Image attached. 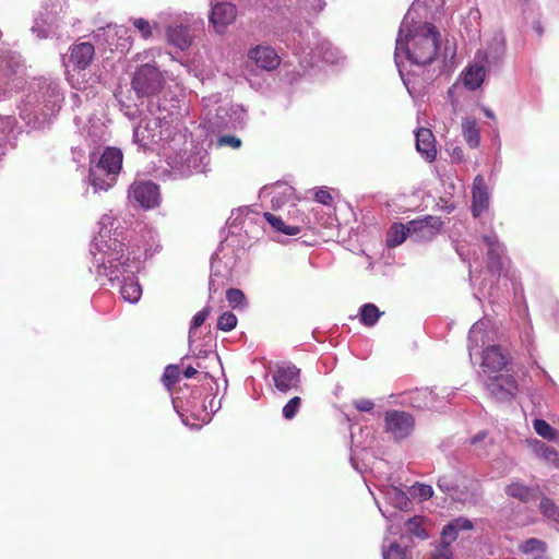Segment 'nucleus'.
<instances>
[{
    "instance_id": "nucleus-9",
    "label": "nucleus",
    "mask_w": 559,
    "mask_h": 559,
    "mask_svg": "<svg viewBox=\"0 0 559 559\" xmlns=\"http://www.w3.org/2000/svg\"><path fill=\"white\" fill-rule=\"evenodd\" d=\"M384 432L394 442L409 438L415 430L414 416L405 411L391 409L384 413Z\"/></svg>"
},
{
    "instance_id": "nucleus-29",
    "label": "nucleus",
    "mask_w": 559,
    "mask_h": 559,
    "mask_svg": "<svg viewBox=\"0 0 559 559\" xmlns=\"http://www.w3.org/2000/svg\"><path fill=\"white\" fill-rule=\"evenodd\" d=\"M228 249L227 245L222 243L219 249L212 255L211 259V270L215 274H221V263H224V267L226 270H230L235 265L234 257H227L226 250Z\"/></svg>"
},
{
    "instance_id": "nucleus-15",
    "label": "nucleus",
    "mask_w": 559,
    "mask_h": 559,
    "mask_svg": "<svg viewBox=\"0 0 559 559\" xmlns=\"http://www.w3.org/2000/svg\"><path fill=\"white\" fill-rule=\"evenodd\" d=\"M210 1L212 5L210 22L213 25L215 33L223 35L227 27L235 22L237 9L230 2H216L213 4L214 0Z\"/></svg>"
},
{
    "instance_id": "nucleus-55",
    "label": "nucleus",
    "mask_w": 559,
    "mask_h": 559,
    "mask_svg": "<svg viewBox=\"0 0 559 559\" xmlns=\"http://www.w3.org/2000/svg\"><path fill=\"white\" fill-rule=\"evenodd\" d=\"M198 369H203V366L201 362H198L197 364V367H192V366H189L186 368L185 372H183V376L186 378H192L193 376L197 374L198 372Z\"/></svg>"
},
{
    "instance_id": "nucleus-54",
    "label": "nucleus",
    "mask_w": 559,
    "mask_h": 559,
    "mask_svg": "<svg viewBox=\"0 0 559 559\" xmlns=\"http://www.w3.org/2000/svg\"><path fill=\"white\" fill-rule=\"evenodd\" d=\"M379 510L382 513V515L384 518H386L388 520H390V522H391L388 525V528H386L388 535H396V534H399L400 531H401L400 525L397 523H395L394 520L391 519V515L386 514V512L383 511L380 507H379Z\"/></svg>"
},
{
    "instance_id": "nucleus-24",
    "label": "nucleus",
    "mask_w": 559,
    "mask_h": 559,
    "mask_svg": "<svg viewBox=\"0 0 559 559\" xmlns=\"http://www.w3.org/2000/svg\"><path fill=\"white\" fill-rule=\"evenodd\" d=\"M486 76L485 64L479 60L469 64L463 72V84L471 91L478 88L484 82Z\"/></svg>"
},
{
    "instance_id": "nucleus-62",
    "label": "nucleus",
    "mask_w": 559,
    "mask_h": 559,
    "mask_svg": "<svg viewBox=\"0 0 559 559\" xmlns=\"http://www.w3.org/2000/svg\"><path fill=\"white\" fill-rule=\"evenodd\" d=\"M211 361L215 362V364H218L219 362V358L218 356L215 354V353H212L210 352L209 355L206 356Z\"/></svg>"
},
{
    "instance_id": "nucleus-58",
    "label": "nucleus",
    "mask_w": 559,
    "mask_h": 559,
    "mask_svg": "<svg viewBox=\"0 0 559 559\" xmlns=\"http://www.w3.org/2000/svg\"><path fill=\"white\" fill-rule=\"evenodd\" d=\"M522 341L524 343H526L527 345H531L533 343V337H532V334L531 332H525L524 335L522 336Z\"/></svg>"
},
{
    "instance_id": "nucleus-47",
    "label": "nucleus",
    "mask_w": 559,
    "mask_h": 559,
    "mask_svg": "<svg viewBox=\"0 0 559 559\" xmlns=\"http://www.w3.org/2000/svg\"><path fill=\"white\" fill-rule=\"evenodd\" d=\"M453 542H447L441 538L440 545L433 550L431 559H452L451 544Z\"/></svg>"
},
{
    "instance_id": "nucleus-36",
    "label": "nucleus",
    "mask_w": 559,
    "mask_h": 559,
    "mask_svg": "<svg viewBox=\"0 0 559 559\" xmlns=\"http://www.w3.org/2000/svg\"><path fill=\"white\" fill-rule=\"evenodd\" d=\"M533 427L539 437L549 441H559V431L551 427L546 420L534 419Z\"/></svg>"
},
{
    "instance_id": "nucleus-32",
    "label": "nucleus",
    "mask_w": 559,
    "mask_h": 559,
    "mask_svg": "<svg viewBox=\"0 0 559 559\" xmlns=\"http://www.w3.org/2000/svg\"><path fill=\"white\" fill-rule=\"evenodd\" d=\"M534 452L542 459H544L547 463H550L555 466L559 465V453L551 447H548L546 443L534 440L533 443Z\"/></svg>"
},
{
    "instance_id": "nucleus-19",
    "label": "nucleus",
    "mask_w": 559,
    "mask_h": 559,
    "mask_svg": "<svg viewBox=\"0 0 559 559\" xmlns=\"http://www.w3.org/2000/svg\"><path fill=\"white\" fill-rule=\"evenodd\" d=\"M94 56L95 49L91 43H78L70 48L69 62L75 70H85L92 63Z\"/></svg>"
},
{
    "instance_id": "nucleus-51",
    "label": "nucleus",
    "mask_w": 559,
    "mask_h": 559,
    "mask_svg": "<svg viewBox=\"0 0 559 559\" xmlns=\"http://www.w3.org/2000/svg\"><path fill=\"white\" fill-rule=\"evenodd\" d=\"M353 406L359 412H371L374 403L369 399H357L353 401Z\"/></svg>"
},
{
    "instance_id": "nucleus-56",
    "label": "nucleus",
    "mask_w": 559,
    "mask_h": 559,
    "mask_svg": "<svg viewBox=\"0 0 559 559\" xmlns=\"http://www.w3.org/2000/svg\"><path fill=\"white\" fill-rule=\"evenodd\" d=\"M106 28H107V31H108V32H110L111 29H114L116 35L127 34V32H128V31H127L124 27H122V26H117V25L112 26L111 24L107 25V27H106Z\"/></svg>"
},
{
    "instance_id": "nucleus-3",
    "label": "nucleus",
    "mask_w": 559,
    "mask_h": 559,
    "mask_svg": "<svg viewBox=\"0 0 559 559\" xmlns=\"http://www.w3.org/2000/svg\"><path fill=\"white\" fill-rule=\"evenodd\" d=\"M63 99V93L57 80L33 79L19 106L20 117L33 129L44 128L59 112Z\"/></svg>"
},
{
    "instance_id": "nucleus-8",
    "label": "nucleus",
    "mask_w": 559,
    "mask_h": 559,
    "mask_svg": "<svg viewBox=\"0 0 559 559\" xmlns=\"http://www.w3.org/2000/svg\"><path fill=\"white\" fill-rule=\"evenodd\" d=\"M438 217L427 216L424 219L411 221L406 225L394 223L386 233V246L395 248L409 236L415 241L431 240L441 227Z\"/></svg>"
},
{
    "instance_id": "nucleus-16",
    "label": "nucleus",
    "mask_w": 559,
    "mask_h": 559,
    "mask_svg": "<svg viewBox=\"0 0 559 559\" xmlns=\"http://www.w3.org/2000/svg\"><path fill=\"white\" fill-rule=\"evenodd\" d=\"M129 199L138 202L144 209H152L158 204V187L151 181L134 182L130 187Z\"/></svg>"
},
{
    "instance_id": "nucleus-48",
    "label": "nucleus",
    "mask_w": 559,
    "mask_h": 559,
    "mask_svg": "<svg viewBox=\"0 0 559 559\" xmlns=\"http://www.w3.org/2000/svg\"><path fill=\"white\" fill-rule=\"evenodd\" d=\"M210 311H211L210 307H204L202 310H200L199 312H197L193 316L192 321H191L190 331H189V340L190 341H191V338L193 336L194 330L198 329L199 326H201L204 323V321L206 320L207 316L210 314Z\"/></svg>"
},
{
    "instance_id": "nucleus-28",
    "label": "nucleus",
    "mask_w": 559,
    "mask_h": 559,
    "mask_svg": "<svg viewBox=\"0 0 559 559\" xmlns=\"http://www.w3.org/2000/svg\"><path fill=\"white\" fill-rule=\"evenodd\" d=\"M462 133L469 147L476 148L480 143V132L476 120L465 118L462 121Z\"/></svg>"
},
{
    "instance_id": "nucleus-46",
    "label": "nucleus",
    "mask_w": 559,
    "mask_h": 559,
    "mask_svg": "<svg viewBox=\"0 0 559 559\" xmlns=\"http://www.w3.org/2000/svg\"><path fill=\"white\" fill-rule=\"evenodd\" d=\"M237 325V317L233 312H224L217 320V329L229 332Z\"/></svg>"
},
{
    "instance_id": "nucleus-43",
    "label": "nucleus",
    "mask_w": 559,
    "mask_h": 559,
    "mask_svg": "<svg viewBox=\"0 0 559 559\" xmlns=\"http://www.w3.org/2000/svg\"><path fill=\"white\" fill-rule=\"evenodd\" d=\"M409 495L419 501H426L433 495V489L430 485L416 483L409 488Z\"/></svg>"
},
{
    "instance_id": "nucleus-6",
    "label": "nucleus",
    "mask_w": 559,
    "mask_h": 559,
    "mask_svg": "<svg viewBox=\"0 0 559 559\" xmlns=\"http://www.w3.org/2000/svg\"><path fill=\"white\" fill-rule=\"evenodd\" d=\"M177 128L182 126L173 124L160 109H157V112L148 109L140 114V120L133 128V141L144 148L152 144H160L163 151Z\"/></svg>"
},
{
    "instance_id": "nucleus-52",
    "label": "nucleus",
    "mask_w": 559,
    "mask_h": 559,
    "mask_svg": "<svg viewBox=\"0 0 559 559\" xmlns=\"http://www.w3.org/2000/svg\"><path fill=\"white\" fill-rule=\"evenodd\" d=\"M32 33L36 34L38 38H48L50 36L49 31L44 27V22H39L38 20H36L32 26Z\"/></svg>"
},
{
    "instance_id": "nucleus-63",
    "label": "nucleus",
    "mask_w": 559,
    "mask_h": 559,
    "mask_svg": "<svg viewBox=\"0 0 559 559\" xmlns=\"http://www.w3.org/2000/svg\"><path fill=\"white\" fill-rule=\"evenodd\" d=\"M484 114H485L486 117H488L490 119H492L495 117L493 112L490 109H488V108L484 109Z\"/></svg>"
},
{
    "instance_id": "nucleus-21",
    "label": "nucleus",
    "mask_w": 559,
    "mask_h": 559,
    "mask_svg": "<svg viewBox=\"0 0 559 559\" xmlns=\"http://www.w3.org/2000/svg\"><path fill=\"white\" fill-rule=\"evenodd\" d=\"M506 52L504 40L501 37H495L489 44L487 50L478 51L476 59L488 67H496L502 62Z\"/></svg>"
},
{
    "instance_id": "nucleus-4",
    "label": "nucleus",
    "mask_w": 559,
    "mask_h": 559,
    "mask_svg": "<svg viewBox=\"0 0 559 559\" xmlns=\"http://www.w3.org/2000/svg\"><path fill=\"white\" fill-rule=\"evenodd\" d=\"M173 171L189 177L205 171L209 155L204 147L195 143L187 128H177L174 136L164 146L162 154Z\"/></svg>"
},
{
    "instance_id": "nucleus-25",
    "label": "nucleus",
    "mask_w": 559,
    "mask_h": 559,
    "mask_svg": "<svg viewBox=\"0 0 559 559\" xmlns=\"http://www.w3.org/2000/svg\"><path fill=\"white\" fill-rule=\"evenodd\" d=\"M474 528V522L465 516H459L449 522L442 530L441 538L447 542H454L459 534Z\"/></svg>"
},
{
    "instance_id": "nucleus-30",
    "label": "nucleus",
    "mask_w": 559,
    "mask_h": 559,
    "mask_svg": "<svg viewBox=\"0 0 559 559\" xmlns=\"http://www.w3.org/2000/svg\"><path fill=\"white\" fill-rule=\"evenodd\" d=\"M262 193L270 194L273 209H278L292 197L293 189L286 185H277L273 187L270 192L264 188Z\"/></svg>"
},
{
    "instance_id": "nucleus-12",
    "label": "nucleus",
    "mask_w": 559,
    "mask_h": 559,
    "mask_svg": "<svg viewBox=\"0 0 559 559\" xmlns=\"http://www.w3.org/2000/svg\"><path fill=\"white\" fill-rule=\"evenodd\" d=\"M481 378L487 392L496 401L509 402L515 397L519 386L511 374L491 373Z\"/></svg>"
},
{
    "instance_id": "nucleus-35",
    "label": "nucleus",
    "mask_w": 559,
    "mask_h": 559,
    "mask_svg": "<svg viewBox=\"0 0 559 559\" xmlns=\"http://www.w3.org/2000/svg\"><path fill=\"white\" fill-rule=\"evenodd\" d=\"M16 127L15 119L11 116L0 117V157L4 155L7 139Z\"/></svg>"
},
{
    "instance_id": "nucleus-60",
    "label": "nucleus",
    "mask_w": 559,
    "mask_h": 559,
    "mask_svg": "<svg viewBox=\"0 0 559 559\" xmlns=\"http://www.w3.org/2000/svg\"><path fill=\"white\" fill-rule=\"evenodd\" d=\"M71 99H72L74 105L82 104V96L79 93H73L72 96H71Z\"/></svg>"
},
{
    "instance_id": "nucleus-53",
    "label": "nucleus",
    "mask_w": 559,
    "mask_h": 559,
    "mask_svg": "<svg viewBox=\"0 0 559 559\" xmlns=\"http://www.w3.org/2000/svg\"><path fill=\"white\" fill-rule=\"evenodd\" d=\"M314 199L317 202L328 205L332 201V197L328 190L319 189L314 193Z\"/></svg>"
},
{
    "instance_id": "nucleus-5",
    "label": "nucleus",
    "mask_w": 559,
    "mask_h": 559,
    "mask_svg": "<svg viewBox=\"0 0 559 559\" xmlns=\"http://www.w3.org/2000/svg\"><path fill=\"white\" fill-rule=\"evenodd\" d=\"M490 321L481 319L473 324L468 333V353L471 359L474 355L481 356V376L498 373L510 361L508 353L501 346L491 344L495 332L489 330Z\"/></svg>"
},
{
    "instance_id": "nucleus-33",
    "label": "nucleus",
    "mask_w": 559,
    "mask_h": 559,
    "mask_svg": "<svg viewBox=\"0 0 559 559\" xmlns=\"http://www.w3.org/2000/svg\"><path fill=\"white\" fill-rule=\"evenodd\" d=\"M263 218L266 219L275 230L281 231L284 235L295 236L300 233L299 226L286 225L281 217L271 213H264Z\"/></svg>"
},
{
    "instance_id": "nucleus-41",
    "label": "nucleus",
    "mask_w": 559,
    "mask_h": 559,
    "mask_svg": "<svg viewBox=\"0 0 559 559\" xmlns=\"http://www.w3.org/2000/svg\"><path fill=\"white\" fill-rule=\"evenodd\" d=\"M405 533L416 536L418 538H426L427 534L425 532V528L423 527V521L420 518L414 516L412 519H408L404 523Z\"/></svg>"
},
{
    "instance_id": "nucleus-49",
    "label": "nucleus",
    "mask_w": 559,
    "mask_h": 559,
    "mask_svg": "<svg viewBox=\"0 0 559 559\" xmlns=\"http://www.w3.org/2000/svg\"><path fill=\"white\" fill-rule=\"evenodd\" d=\"M231 111L233 126H243L246 122L247 111L241 105H233L229 109Z\"/></svg>"
},
{
    "instance_id": "nucleus-23",
    "label": "nucleus",
    "mask_w": 559,
    "mask_h": 559,
    "mask_svg": "<svg viewBox=\"0 0 559 559\" xmlns=\"http://www.w3.org/2000/svg\"><path fill=\"white\" fill-rule=\"evenodd\" d=\"M384 501L399 511H407L411 506L409 497L401 488L388 485L381 489Z\"/></svg>"
},
{
    "instance_id": "nucleus-42",
    "label": "nucleus",
    "mask_w": 559,
    "mask_h": 559,
    "mask_svg": "<svg viewBox=\"0 0 559 559\" xmlns=\"http://www.w3.org/2000/svg\"><path fill=\"white\" fill-rule=\"evenodd\" d=\"M539 510L548 520L558 522L559 521V509L549 498H543L539 503Z\"/></svg>"
},
{
    "instance_id": "nucleus-57",
    "label": "nucleus",
    "mask_w": 559,
    "mask_h": 559,
    "mask_svg": "<svg viewBox=\"0 0 559 559\" xmlns=\"http://www.w3.org/2000/svg\"><path fill=\"white\" fill-rule=\"evenodd\" d=\"M68 80H69L70 84L72 85V87H74L75 90H78V91H82L83 90V87L81 86V83H79V82L75 83L74 82V75L73 74H69Z\"/></svg>"
},
{
    "instance_id": "nucleus-64",
    "label": "nucleus",
    "mask_w": 559,
    "mask_h": 559,
    "mask_svg": "<svg viewBox=\"0 0 559 559\" xmlns=\"http://www.w3.org/2000/svg\"><path fill=\"white\" fill-rule=\"evenodd\" d=\"M533 559H548V557L546 556V552H544L543 555L539 554V555L534 556Z\"/></svg>"
},
{
    "instance_id": "nucleus-61",
    "label": "nucleus",
    "mask_w": 559,
    "mask_h": 559,
    "mask_svg": "<svg viewBox=\"0 0 559 559\" xmlns=\"http://www.w3.org/2000/svg\"><path fill=\"white\" fill-rule=\"evenodd\" d=\"M252 221H253V217L251 216V213L248 211V212L246 213V215L243 216V219H242L241 224H242L243 226H247V225H248L249 223H251Z\"/></svg>"
},
{
    "instance_id": "nucleus-14",
    "label": "nucleus",
    "mask_w": 559,
    "mask_h": 559,
    "mask_svg": "<svg viewBox=\"0 0 559 559\" xmlns=\"http://www.w3.org/2000/svg\"><path fill=\"white\" fill-rule=\"evenodd\" d=\"M23 64L16 55L8 56L0 62V93L5 94L19 86Z\"/></svg>"
},
{
    "instance_id": "nucleus-22",
    "label": "nucleus",
    "mask_w": 559,
    "mask_h": 559,
    "mask_svg": "<svg viewBox=\"0 0 559 559\" xmlns=\"http://www.w3.org/2000/svg\"><path fill=\"white\" fill-rule=\"evenodd\" d=\"M416 150L428 162L436 158L437 150L435 145V136L431 130L427 128H418L416 133Z\"/></svg>"
},
{
    "instance_id": "nucleus-59",
    "label": "nucleus",
    "mask_w": 559,
    "mask_h": 559,
    "mask_svg": "<svg viewBox=\"0 0 559 559\" xmlns=\"http://www.w3.org/2000/svg\"><path fill=\"white\" fill-rule=\"evenodd\" d=\"M486 436H487V433H486V432H479V433H477L475 437H473V439L471 440V442H472L473 444H475V443H477L478 441H480V440L485 439V438H486Z\"/></svg>"
},
{
    "instance_id": "nucleus-7",
    "label": "nucleus",
    "mask_w": 559,
    "mask_h": 559,
    "mask_svg": "<svg viewBox=\"0 0 559 559\" xmlns=\"http://www.w3.org/2000/svg\"><path fill=\"white\" fill-rule=\"evenodd\" d=\"M122 152L117 147H106L95 162V153H91L88 182L94 192L108 191L117 181L122 167Z\"/></svg>"
},
{
    "instance_id": "nucleus-20",
    "label": "nucleus",
    "mask_w": 559,
    "mask_h": 559,
    "mask_svg": "<svg viewBox=\"0 0 559 559\" xmlns=\"http://www.w3.org/2000/svg\"><path fill=\"white\" fill-rule=\"evenodd\" d=\"M484 241L488 247V264L487 269L491 273L492 276H497L500 274L502 270V254H503V247L499 242L496 235H489L484 237Z\"/></svg>"
},
{
    "instance_id": "nucleus-27",
    "label": "nucleus",
    "mask_w": 559,
    "mask_h": 559,
    "mask_svg": "<svg viewBox=\"0 0 559 559\" xmlns=\"http://www.w3.org/2000/svg\"><path fill=\"white\" fill-rule=\"evenodd\" d=\"M382 557L383 559H412L407 546L402 547L395 540H390L389 536L383 539Z\"/></svg>"
},
{
    "instance_id": "nucleus-17",
    "label": "nucleus",
    "mask_w": 559,
    "mask_h": 559,
    "mask_svg": "<svg viewBox=\"0 0 559 559\" xmlns=\"http://www.w3.org/2000/svg\"><path fill=\"white\" fill-rule=\"evenodd\" d=\"M248 58L254 64L265 71H273L281 64V58L276 50L270 46L258 45L248 51Z\"/></svg>"
},
{
    "instance_id": "nucleus-10",
    "label": "nucleus",
    "mask_w": 559,
    "mask_h": 559,
    "mask_svg": "<svg viewBox=\"0 0 559 559\" xmlns=\"http://www.w3.org/2000/svg\"><path fill=\"white\" fill-rule=\"evenodd\" d=\"M165 79L153 64L140 67L132 79V87L139 96H152L162 91Z\"/></svg>"
},
{
    "instance_id": "nucleus-13",
    "label": "nucleus",
    "mask_w": 559,
    "mask_h": 559,
    "mask_svg": "<svg viewBox=\"0 0 559 559\" xmlns=\"http://www.w3.org/2000/svg\"><path fill=\"white\" fill-rule=\"evenodd\" d=\"M274 386L282 393L297 391L300 386V369L290 362L277 365L272 372Z\"/></svg>"
},
{
    "instance_id": "nucleus-31",
    "label": "nucleus",
    "mask_w": 559,
    "mask_h": 559,
    "mask_svg": "<svg viewBox=\"0 0 559 559\" xmlns=\"http://www.w3.org/2000/svg\"><path fill=\"white\" fill-rule=\"evenodd\" d=\"M506 493L509 497L519 499L522 502H527L535 498V491L521 483H511L508 485L506 487Z\"/></svg>"
},
{
    "instance_id": "nucleus-40",
    "label": "nucleus",
    "mask_w": 559,
    "mask_h": 559,
    "mask_svg": "<svg viewBox=\"0 0 559 559\" xmlns=\"http://www.w3.org/2000/svg\"><path fill=\"white\" fill-rule=\"evenodd\" d=\"M520 549L527 555H543L546 552V543L537 538H528L520 546Z\"/></svg>"
},
{
    "instance_id": "nucleus-11",
    "label": "nucleus",
    "mask_w": 559,
    "mask_h": 559,
    "mask_svg": "<svg viewBox=\"0 0 559 559\" xmlns=\"http://www.w3.org/2000/svg\"><path fill=\"white\" fill-rule=\"evenodd\" d=\"M293 40L297 44V53H300L301 58L308 62L309 64H314L319 59L328 63L337 62L336 55L337 51L334 49L330 43L323 40L320 41L316 48L310 47V43L305 45V37L300 32L294 31Z\"/></svg>"
},
{
    "instance_id": "nucleus-44",
    "label": "nucleus",
    "mask_w": 559,
    "mask_h": 559,
    "mask_svg": "<svg viewBox=\"0 0 559 559\" xmlns=\"http://www.w3.org/2000/svg\"><path fill=\"white\" fill-rule=\"evenodd\" d=\"M180 377V369L176 365H169L165 368L163 374V383L169 390L173 385H175Z\"/></svg>"
},
{
    "instance_id": "nucleus-45",
    "label": "nucleus",
    "mask_w": 559,
    "mask_h": 559,
    "mask_svg": "<svg viewBox=\"0 0 559 559\" xmlns=\"http://www.w3.org/2000/svg\"><path fill=\"white\" fill-rule=\"evenodd\" d=\"M301 406V399L299 396L292 397L283 407V417L287 420H292Z\"/></svg>"
},
{
    "instance_id": "nucleus-2",
    "label": "nucleus",
    "mask_w": 559,
    "mask_h": 559,
    "mask_svg": "<svg viewBox=\"0 0 559 559\" xmlns=\"http://www.w3.org/2000/svg\"><path fill=\"white\" fill-rule=\"evenodd\" d=\"M419 7L414 2L405 14L395 43L394 59L400 76L412 97L419 95L435 80V72L427 69L437 58L440 33L427 22H416Z\"/></svg>"
},
{
    "instance_id": "nucleus-39",
    "label": "nucleus",
    "mask_w": 559,
    "mask_h": 559,
    "mask_svg": "<svg viewBox=\"0 0 559 559\" xmlns=\"http://www.w3.org/2000/svg\"><path fill=\"white\" fill-rule=\"evenodd\" d=\"M437 486L440 490L449 495L454 500H463L459 495L457 486L450 476H441L437 481Z\"/></svg>"
},
{
    "instance_id": "nucleus-18",
    "label": "nucleus",
    "mask_w": 559,
    "mask_h": 559,
    "mask_svg": "<svg viewBox=\"0 0 559 559\" xmlns=\"http://www.w3.org/2000/svg\"><path fill=\"white\" fill-rule=\"evenodd\" d=\"M472 212L474 217L480 216L489 207L490 197L485 179L477 175L472 189Z\"/></svg>"
},
{
    "instance_id": "nucleus-50",
    "label": "nucleus",
    "mask_w": 559,
    "mask_h": 559,
    "mask_svg": "<svg viewBox=\"0 0 559 559\" xmlns=\"http://www.w3.org/2000/svg\"><path fill=\"white\" fill-rule=\"evenodd\" d=\"M216 144L218 147L228 146L230 148H239L241 146V140L236 135H222L217 139Z\"/></svg>"
},
{
    "instance_id": "nucleus-37",
    "label": "nucleus",
    "mask_w": 559,
    "mask_h": 559,
    "mask_svg": "<svg viewBox=\"0 0 559 559\" xmlns=\"http://www.w3.org/2000/svg\"><path fill=\"white\" fill-rule=\"evenodd\" d=\"M226 299L236 310H245L248 306L243 292L238 288H229L226 292Z\"/></svg>"
},
{
    "instance_id": "nucleus-1",
    "label": "nucleus",
    "mask_w": 559,
    "mask_h": 559,
    "mask_svg": "<svg viewBox=\"0 0 559 559\" xmlns=\"http://www.w3.org/2000/svg\"><path fill=\"white\" fill-rule=\"evenodd\" d=\"M99 230L91 245L92 266L100 285L120 284L123 300L136 304L142 288L135 274L141 267V258L152 254L155 249L147 245L141 252L138 248L124 253L127 239L122 221L111 214H105L98 222Z\"/></svg>"
},
{
    "instance_id": "nucleus-38",
    "label": "nucleus",
    "mask_w": 559,
    "mask_h": 559,
    "mask_svg": "<svg viewBox=\"0 0 559 559\" xmlns=\"http://www.w3.org/2000/svg\"><path fill=\"white\" fill-rule=\"evenodd\" d=\"M133 26L144 39L152 38L154 31L158 29L157 23H151L150 21L143 17L134 19Z\"/></svg>"
},
{
    "instance_id": "nucleus-34",
    "label": "nucleus",
    "mask_w": 559,
    "mask_h": 559,
    "mask_svg": "<svg viewBox=\"0 0 559 559\" xmlns=\"http://www.w3.org/2000/svg\"><path fill=\"white\" fill-rule=\"evenodd\" d=\"M381 314L382 312L373 304H365L359 309L360 322L366 326H373Z\"/></svg>"
},
{
    "instance_id": "nucleus-26",
    "label": "nucleus",
    "mask_w": 559,
    "mask_h": 559,
    "mask_svg": "<svg viewBox=\"0 0 559 559\" xmlns=\"http://www.w3.org/2000/svg\"><path fill=\"white\" fill-rule=\"evenodd\" d=\"M167 39L171 45L180 50L187 49L192 43V37L189 34L188 27L183 25L168 27Z\"/></svg>"
}]
</instances>
